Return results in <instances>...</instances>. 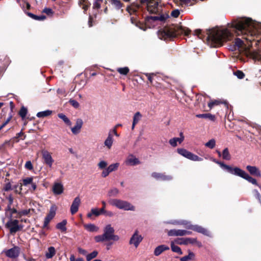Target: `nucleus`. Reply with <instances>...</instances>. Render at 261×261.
I'll list each match as a JSON object with an SVG mask.
<instances>
[{
    "mask_svg": "<svg viewBox=\"0 0 261 261\" xmlns=\"http://www.w3.org/2000/svg\"><path fill=\"white\" fill-rule=\"evenodd\" d=\"M43 163L49 168H52L54 160L53 159L51 154L48 150L43 149L41 150Z\"/></svg>",
    "mask_w": 261,
    "mask_h": 261,
    "instance_id": "1a4fd4ad",
    "label": "nucleus"
},
{
    "mask_svg": "<svg viewBox=\"0 0 261 261\" xmlns=\"http://www.w3.org/2000/svg\"><path fill=\"white\" fill-rule=\"evenodd\" d=\"M187 228L188 229H192L194 231H197L198 232H199V233H201L204 235H205V236H210V232L205 228L200 226H199V225H188L187 226Z\"/></svg>",
    "mask_w": 261,
    "mask_h": 261,
    "instance_id": "ddd939ff",
    "label": "nucleus"
},
{
    "mask_svg": "<svg viewBox=\"0 0 261 261\" xmlns=\"http://www.w3.org/2000/svg\"><path fill=\"white\" fill-rule=\"evenodd\" d=\"M194 256V254L193 252H190L189 254L186 256H184L180 258V261H188L191 260L192 257Z\"/></svg>",
    "mask_w": 261,
    "mask_h": 261,
    "instance_id": "a19ab883",
    "label": "nucleus"
},
{
    "mask_svg": "<svg viewBox=\"0 0 261 261\" xmlns=\"http://www.w3.org/2000/svg\"><path fill=\"white\" fill-rule=\"evenodd\" d=\"M234 74L237 76L239 79H242L244 77V73L240 70H237L234 72Z\"/></svg>",
    "mask_w": 261,
    "mask_h": 261,
    "instance_id": "de8ad7c7",
    "label": "nucleus"
},
{
    "mask_svg": "<svg viewBox=\"0 0 261 261\" xmlns=\"http://www.w3.org/2000/svg\"><path fill=\"white\" fill-rule=\"evenodd\" d=\"M169 236H184V230L171 229L168 232Z\"/></svg>",
    "mask_w": 261,
    "mask_h": 261,
    "instance_id": "a878e982",
    "label": "nucleus"
},
{
    "mask_svg": "<svg viewBox=\"0 0 261 261\" xmlns=\"http://www.w3.org/2000/svg\"><path fill=\"white\" fill-rule=\"evenodd\" d=\"M100 2L95 1L93 3V8L94 9H98L100 7Z\"/></svg>",
    "mask_w": 261,
    "mask_h": 261,
    "instance_id": "774afa93",
    "label": "nucleus"
},
{
    "mask_svg": "<svg viewBox=\"0 0 261 261\" xmlns=\"http://www.w3.org/2000/svg\"><path fill=\"white\" fill-rule=\"evenodd\" d=\"M230 29L212 30L206 32L196 30L194 34L201 39L206 37L208 44L214 47L222 45L224 41L234 39L231 50L239 49L241 52V60L246 62L252 60L261 62V49H253L250 44L255 40V38L261 39V23L250 18H240L232 21Z\"/></svg>",
    "mask_w": 261,
    "mask_h": 261,
    "instance_id": "f257e3e1",
    "label": "nucleus"
},
{
    "mask_svg": "<svg viewBox=\"0 0 261 261\" xmlns=\"http://www.w3.org/2000/svg\"><path fill=\"white\" fill-rule=\"evenodd\" d=\"M179 136H180L179 138H176V139L177 141V142H178L179 144H180L184 140L185 137H184V136L182 132L180 133Z\"/></svg>",
    "mask_w": 261,
    "mask_h": 261,
    "instance_id": "e2e57ef3",
    "label": "nucleus"
},
{
    "mask_svg": "<svg viewBox=\"0 0 261 261\" xmlns=\"http://www.w3.org/2000/svg\"><path fill=\"white\" fill-rule=\"evenodd\" d=\"M169 143L172 147H176L177 145V141L176 138H173L169 140Z\"/></svg>",
    "mask_w": 261,
    "mask_h": 261,
    "instance_id": "5fc2aeb1",
    "label": "nucleus"
},
{
    "mask_svg": "<svg viewBox=\"0 0 261 261\" xmlns=\"http://www.w3.org/2000/svg\"><path fill=\"white\" fill-rule=\"evenodd\" d=\"M59 118L61 119L64 123L68 126H71L72 124L71 122L69 119L63 113H59L58 115Z\"/></svg>",
    "mask_w": 261,
    "mask_h": 261,
    "instance_id": "cd10ccee",
    "label": "nucleus"
},
{
    "mask_svg": "<svg viewBox=\"0 0 261 261\" xmlns=\"http://www.w3.org/2000/svg\"><path fill=\"white\" fill-rule=\"evenodd\" d=\"M232 175L241 177L253 185L258 186L261 190V186L259 185L256 180L250 176L247 172L238 167H235Z\"/></svg>",
    "mask_w": 261,
    "mask_h": 261,
    "instance_id": "39448f33",
    "label": "nucleus"
},
{
    "mask_svg": "<svg viewBox=\"0 0 261 261\" xmlns=\"http://www.w3.org/2000/svg\"><path fill=\"white\" fill-rule=\"evenodd\" d=\"M27 113V109L24 107H22L19 112V115L22 119H24Z\"/></svg>",
    "mask_w": 261,
    "mask_h": 261,
    "instance_id": "ea45409f",
    "label": "nucleus"
},
{
    "mask_svg": "<svg viewBox=\"0 0 261 261\" xmlns=\"http://www.w3.org/2000/svg\"><path fill=\"white\" fill-rule=\"evenodd\" d=\"M139 163V160L133 155H129L126 161V164L131 166L136 165Z\"/></svg>",
    "mask_w": 261,
    "mask_h": 261,
    "instance_id": "4be33fe9",
    "label": "nucleus"
},
{
    "mask_svg": "<svg viewBox=\"0 0 261 261\" xmlns=\"http://www.w3.org/2000/svg\"><path fill=\"white\" fill-rule=\"evenodd\" d=\"M98 255V252L97 251H93L92 252L87 254L86 259L87 261H90L92 259L95 258Z\"/></svg>",
    "mask_w": 261,
    "mask_h": 261,
    "instance_id": "f704fd0d",
    "label": "nucleus"
},
{
    "mask_svg": "<svg viewBox=\"0 0 261 261\" xmlns=\"http://www.w3.org/2000/svg\"><path fill=\"white\" fill-rule=\"evenodd\" d=\"M4 252L7 257L10 258H16L19 255L20 249L18 246H14L13 248L5 250Z\"/></svg>",
    "mask_w": 261,
    "mask_h": 261,
    "instance_id": "9d476101",
    "label": "nucleus"
},
{
    "mask_svg": "<svg viewBox=\"0 0 261 261\" xmlns=\"http://www.w3.org/2000/svg\"><path fill=\"white\" fill-rule=\"evenodd\" d=\"M52 114V111L47 110L37 113L36 116L38 118H43L48 116Z\"/></svg>",
    "mask_w": 261,
    "mask_h": 261,
    "instance_id": "c85d7f7f",
    "label": "nucleus"
},
{
    "mask_svg": "<svg viewBox=\"0 0 261 261\" xmlns=\"http://www.w3.org/2000/svg\"><path fill=\"white\" fill-rule=\"evenodd\" d=\"M179 11L178 9H175L171 12V16L174 18H177L179 15Z\"/></svg>",
    "mask_w": 261,
    "mask_h": 261,
    "instance_id": "13d9d810",
    "label": "nucleus"
},
{
    "mask_svg": "<svg viewBox=\"0 0 261 261\" xmlns=\"http://www.w3.org/2000/svg\"><path fill=\"white\" fill-rule=\"evenodd\" d=\"M108 202L111 205L115 206L120 210L127 211H135L136 210L134 205L125 200L119 199H111Z\"/></svg>",
    "mask_w": 261,
    "mask_h": 261,
    "instance_id": "7ed1b4c3",
    "label": "nucleus"
},
{
    "mask_svg": "<svg viewBox=\"0 0 261 261\" xmlns=\"http://www.w3.org/2000/svg\"><path fill=\"white\" fill-rule=\"evenodd\" d=\"M221 103V101L218 100H215L208 103V106L210 109H212L214 106L218 105Z\"/></svg>",
    "mask_w": 261,
    "mask_h": 261,
    "instance_id": "864d4df0",
    "label": "nucleus"
},
{
    "mask_svg": "<svg viewBox=\"0 0 261 261\" xmlns=\"http://www.w3.org/2000/svg\"><path fill=\"white\" fill-rule=\"evenodd\" d=\"M82 3L83 6L82 8L84 10V11H86L88 9L90 4L86 0H81L80 4L81 5Z\"/></svg>",
    "mask_w": 261,
    "mask_h": 261,
    "instance_id": "c03bdc74",
    "label": "nucleus"
},
{
    "mask_svg": "<svg viewBox=\"0 0 261 261\" xmlns=\"http://www.w3.org/2000/svg\"><path fill=\"white\" fill-rule=\"evenodd\" d=\"M115 232L114 228L111 224H107L103 228V233L101 235H98L94 237L96 242L99 243L106 241H109L110 238Z\"/></svg>",
    "mask_w": 261,
    "mask_h": 261,
    "instance_id": "20e7f679",
    "label": "nucleus"
},
{
    "mask_svg": "<svg viewBox=\"0 0 261 261\" xmlns=\"http://www.w3.org/2000/svg\"><path fill=\"white\" fill-rule=\"evenodd\" d=\"M171 248L173 252L177 253L179 254H182V252L180 247L178 246L174 245L173 242H171Z\"/></svg>",
    "mask_w": 261,
    "mask_h": 261,
    "instance_id": "72a5a7b5",
    "label": "nucleus"
},
{
    "mask_svg": "<svg viewBox=\"0 0 261 261\" xmlns=\"http://www.w3.org/2000/svg\"><path fill=\"white\" fill-rule=\"evenodd\" d=\"M91 212L95 216H98L102 213L100 212V210H98L96 208H93L91 209Z\"/></svg>",
    "mask_w": 261,
    "mask_h": 261,
    "instance_id": "6e6d98bb",
    "label": "nucleus"
},
{
    "mask_svg": "<svg viewBox=\"0 0 261 261\" xmlns=\"http://www.w3.org/2000/svg\"><path fill=\"white\" fill-rule=\"evenodd\" d=\"M142 117V116L139 112H136L134 115L133 122L136 123H138L141 120Z\"/></svg>",
    "mask_w": 261,
    "mask_h": 261,
    "instance_id": "4c0bfd02",
    "label": "nucleus"
},
{
    "mask_svg": "<svg viewBox=\"0 0 261 261\" xmlns=\"http://www.w3.org/2000/svg\"><path fill=\"white\" fill-rule=\"evenodd\" d=\"M66 224L67 221L66 220H64L62 222L58 223L56 225V227L57 229H60L62 231H65L66 230Z\"/></svg>",
    "mask_w": 261,
    "mask_h": 261,
    "instance_id": "c756f323",
    "label": "nucleus"
},
{
    "mask_svg": "<svg viewBox=\"0 0 261 261\" xmlns=\"http://www.w3.org/2000/svg\"><path fill=\"white\" fill-rule=\"evenodd\" d=\"M140 9V5L138 4L133 3L127 7V10L130 14L136 13Z\"/></svg>",
    "mask_w": 261,
    "mask_h": 261,
    "instance_id": "412c9836",
    "label": "nucleus"
},
{
    "mask_svg": "<svg viewBox=\"0 0 261 261\" xmlns=\"http://www.w3.org/2000/svg\"><path fill=\"white\" fill-rule=\"evenodd\" d=\"M108 165V163L107 162L105 161H101L98 164V167L100 169H103L105 168H106V167Z\"/></svg>",
    "mask_w": 261,
    "mask_h": 261,
    "instance_id": "09e8293b",
    "label": "nucleus"
},
{
    "mask_svg": "<svg viewBox=\"0 0 261 261\" xmlns=\"http://www.w3.org/2000/svg\"><path fill=\"white\" fill-rule=\"evenodd\" d=\"M147 9L150 13H156L158 11V2L156 0H147Z\"/></svg>",
    "mask_w": 261,
    "mask_h": 261,
    "instance_id": "9b49d317",
    "label": "nucleus"
},
{
    "mask_svg": "<svg viewBox=\"0 0 261 261\" xmlns=\"http://www.w3.org/2000/svg\"><path fill=\"white\" fill-rule=\"evenodd\" d=\"M129 70V68L127 67L117 69V71L122 75H126L128 73Z\"/></svg>",
    "mask_w": 261,
    "mask_h": 261,
    "instance_id": "37998d69",
    "label": "nucleus"
},
{
    "mask_svg": "<svg viewBox=\"0 0 261 261\" xmlns=\"http://www.w3.org/2000/svg\"><path fill=\"white\" fill-rule=\"evenodd\" d=\"M81 203V199L79 197H76L71 205L70 212L72 215L75 214L79 210V208Z\"/></svg>",
    "mask_w": 261,
    "mask_h": 261,
    "instance_id": "2eb2a0df",
    "label": "nucleus"
},
{
    "mask_svg": "<svg viewBox=\"0 0 261 261\" xmlns=\"http://www.w3.org/2000/svg\"><path fill=\"white\" fill-rule=\"evenodd\" d=\"M212 161L214 163L218 164L224 170L227 171V172L231 174H232L233 171L235 170V167L233 168L230 166L227 165L225 164L224 163L220 162L215 159L212 158Z\"/></svg>",
    "mask_w": 261,
    "mask_h": 261,
    "instance_id": "4468645a",
    "label": "nucleus"
},
{
    "mask_svg": "<svg viewBox=\"0 0 261 261\" xmlns=\"http://www.w3.org/2000/svg\"><path fill=\"white\" fill-rule=\"evenodd\" d=\"M119 240V237L117 235H115L114 233L111 236V237L110 238V240H113L114 241H117Z\"/></svg>",
    "mask_w": 261,
    "mask_h": 261,
    "instance_id": "338daca9",
    "label": "nucleus"
},
{
    "mask_svg": "<svg viewBox=\"0 0 261 261\" xmlns=\"http://www.w3.org/2000/svg\"><path fill=\"white\" fill-rule=\"evenodd\" d=\"M43 12L48 15H52L53 14V11L50 8H45L43 10Z\"/></svg>",
    "mask_w": 261,
    "mask_h": 261,
    "instance_id": "680f3d73",
    "label": "nucleus"
},
{
    "mask_svg": "<svg viewBox=\"0 0 261 261\" xmlns=\"http://www.w3.org/2000/svg\"><path fill=\"white\" fill-rule=\"evenodd\" d=\"M246 169L253 176L260 177L261 174L259 169L256 166L248 165L246 166Z\"/></svg>",
    "mask_w": 261,
    "mask_h": 261,
    "instance_id": "a211bd4d",
    "label": "nucleus"
},
{
    "mask_svg": "<svg viewBox=\"0 0 261 261\" xmlns=\"http://www.w3.org/2000/svg\"><path fill=\"white\" fill-rule=\"evenodd\" d=\"M33 182V177H27L23 179V184L24 186H27L31 184Z\"/></svg>",
    "mask_w": 261,
    "mask_h": 261,
    "instance_id": "603ef678",
    "label": "nucleus"
},
{
    "mask_svg": "<svg viewBox=\"0 0 261 261\" xmlns=\"http://www.w3.org/2000/svg\"><path fill=\"white\" fill-rule=\"evenodd\" d=\"M197 242L196 238H181L178 239L177 243L179 244L187 245L188 244H194Z\"/></svg>",
    "mask_w": 261,
    "mask_h": 261,
    "instance_id": "aec40b11",
    "label": "nucleus"
},
{
    "mask_svg": "<svg viewBox=\"0 0 261 261\" xmlns=\"http://www.w3.org/2000/svg\"><path fill=\"white\" fill-rule=\"evenodd\" d=\"M18 212L16 208H12L11 206L7 205V207L5 209V214L7 215L8 213H11V214H18Z\"/></svg>",
    "mask_w": 261,
    "mask_h": 261,
    "instance_id": "c9c22d12",
    "label": "nucleus"
},
{
    "mask_svg": "<svg viewBox=\"0 0 261 261\" xmlns=\"http://www.w3.org/2000/svg\"><path fill=\"white\" fill-rule=\"evenodd\" d=\"M170 223H172V224H181V225H185L186 226V228H187V226L188 225H191L190 224V222H188L187 221H186V220H182L181 221H174V222H170Z\"/></svg>",
    "mask_w": 261,
    "mask_h": 261,
    "instance_id": "49530a36",
    "label": "nucleus"
},
{
    "mask_svg": "<svg viewBox=\"0 0 261 261\" xmlns=\"http://www.w3.org/2000/svg\"><path fill=\"white\" fill-rule=\"evenodd\" d=\"M142 239V236L139 234L138 230H136L129 240V244L134 245L137 248Z\"/></svg>",
    "mask_w": 261,
    "mask_h": 261,
    "instance_id": "f8f14e48",
    "label": "nucleus"
},
{
    "mask_svg": "<svg viewBox=\"0 0 261 261\" xmlns=\"http://www.w3.org/2000/svg\"><path fill=\"white\" fill-rule=\"evenodd\" d=\"M198 118H207L211 120L214 121L215 119V117L214 115H213L211 114H197L196 116Z\"/></svg>",
    "mask_w": 261,
    "mask_h": 261,
    "instance_id": "7c9ffc66",
    "label": "nucleus"
},
{
    "mask_svg": "<svg viewBox=\"0 0 261 261\" xmlns=\"http://www.w3.org/2000/svg\"><path fill=\"white\" fill-rule=\"evenodd\" d=\"M69 103L74 108H78L80 106L79 103L74 99H70L69 101Z\"/></svg>",
    "mask_w": 261,
    "mask_h": 261,
    "instance_id": "8fccbe9b",
    "label": "nucleus"
},
{
    "mask_svg": "<svg viewBox=\"0 0 261 261\" xmlns=\"http://www.w3.org/2000/svg\"><path fill=\"white\" fill-rule=\"evenodd\" d=\"M104 170L101 173V176L103 177H106L109 175V174L111 173L110 171L108 170V168L103 169Z\"/></svg>",
    "mask_w": 261,
    "mask_h": 261,
    "instance_id": "052dcab7",
    "label": "nucleus"
},
{
    "mask_svg": "<svg viewBox=\"0 0 261 261\" xmlns=\"http://www.w3.org/2000/svg\"><path fill=\"white\" fill-rule=\"evenodd\" d=\"M119 165V163H117L111 164L107 168H108V170L110 171V172H112L113 171L116 170L118 169Z\"/></svg>",
    "mask_w": 261,
    "mask_h": 261,
    "instance_id": "a18cd8bd",
    "label": "nucleus"
},
{
    "mask_svg": "<svg viewBox=\"0 0 261 261\" xmlns=\"http://www.w3.org/2000/svg\"><path fill=\"white\" fill-rule=\"evenodd\" d=\"M216 145V141L215 139H212L205 144V146L211 149H213Z\"/></svg>",
    "mask_w": 261,
    "mask_h": 261,
    "instance_id": "58836bf2",
    "label": "nucleus"
},
{
    "mask_svg": "<svg viewBox=\"0 0 261 261\" xmlns=\"http://www.w3.org/2000/svg\"><path fill=\"white\" fill-rule=\"evenodd\" d=\"M222 158L225 160H230L231 159L230 154L229 152L228 148H225L223 150L222 153Z\"/></svg>",
    "mask_w": 261,
    "mask_h": 261,
    "instance_id": "473e14b6",
    "label": "nucleus"
},
{
    "mask_svg": "<svg viewBox=\"0 0 261 261\" xmlns=\"http://www.w3.org/2000/svg\"><path fill=\"white\" fill-rule=\"evenodd\" d=\"M188 31H185L182 29L177 30L174 27H166L158 32V37L160 39L167 40L175 37L180 33L188 35Z\"/></svg>",
    "mask_w": 261,
    "mask_h": 261,
    "instance_id": "f03ea898",
    "label": "nucleus"
},
{
    "mask_svg": "<svg viewBox=\"0 0 261 261\" xmlns=\"http://www.w3.org/2000/svg\"><path fill=\"white\" fill-rule=\"evenodd\" d=\"M177 152L184 157L193 161H202V158L199 157L198 155L188 151L184 148H178Z\"/></svg>",
    "mask_w": 261,
    "mask_h": 261,
    "instance_id": "6e6552de",
    "label": "nucleus"
},
{
    "mask_svg": "<svg viewBox=\"0 0 261 261\" xmlns=\"http://www.w3.org/2000/svg\"><path fill=\"white\" fill-rule=\"evenodd\" d=\"M5 226L9 229L11 233H16L17 231L21 230L23 227V225L19 224V220L17 218L9 220Z\"/></svg>",
    "mask_w": 261,
    "mask_h": 261,
    "instance_id": "423d86ee",
    "label": "nucleus"
},
{
    "mask_svg": "<svg viewBox=\"0 0 261 261\" xmlns=\"http://www.w3.org/2000/svg\"><path fill=\"white\" fill-rule=\"evenodd\" d=\"M253 193L255 197L258 200V202L261 204V196L258 191L257 190H254Z\"/></svg>",
    "mask_w": 261,
    "mask_h": 261,
    "instance_id": "3c124183",
    "label": "nucleus"
},
{
    "mask_svg": "<svg viewBox=\"0 0 261 261\" xmlns=\"http://www.w3.org/2000/svg\"><path fill=\"white\" fill-rule=\"evenodd\" d=\"M169 17L168 14H162L160 15L159 16H147L145 18V21L146 25H149L150 24L151 25H154V24H152V23L155 22L156 21H159L161 22H164L165 20Z\"/></svg>",
    "mask_w": 261,
    "mask_h": 261,
    "instance_id": "0eeeda50",
    "label": "nucleus"
},
{
    "mask_svg": "<svg viewBox=\"0 0 261 261\" xmlns=\"http://www.w3.org/2000/svg\"><path fill=\"white\" fill-rule=\"evenodd\" d=\"M119 192V191L118 189L114 188L109 191L108 195L109 197L116 196Z\"/></svg>",
    "mask_w": 261,
    "mask_h": 261,
    "instance_id": "e433bc0d",
    "label": "nucleus"
},
{
    "mask_svg": "<svg viewBox=\"0 0 261 261\" xmlns=\"http://www.w3.org/2000/svg\"><path fill=\"white\" fill-rule=\"evenodd\" d=\"M83 122L81 119H77L76 121V123L74 126L71 128L72 133L74 135L78 134L81 130L83 126Z\"/></svg>",
    "mask_w": 261,
    "mask_h": 261,
    "instance_id": "6ab92c4d",
    "label": "nucleus"
},
{
    "mask_svg": "<svg viewBox=\"0 0 261 261\" xmlns=\"http://www.w3.org/2000/svg\"><path fill=\"white\" fill-rule=\"evenodd\" d=\"M169 247H168L165 245H160L155 248V249L154 251V254L156 256H159L163 251H164L165 250H169Z\"/></svg>",
    "mask_w": 261,
    "mask_h": 261,
    "instance_id": "5701e85b",
    "label": "nucleus"
},
{
    "mask_svg": "<svg viewBox=\"0 0 261 261\" xmlns=\"http://www.w3.org/2000/svg\"><path fill=\"white\" fill-rule=\"evenodd\" d=\"M24 167L29 170H32L33 169V166L30 161H28L25 163Z\"/></svg>",
    "mask_w": 261,
    "mask_h": 261,
    "instance_id": "4d7b16f0",
    "label": "nucleus"
},
{
    "mask_svg": "<svg viewBox=\"0 0 261 261\" xmlns=\"http://www.w3.org/2000/svg\"><path fill=\"white\" fill-rule=\"evenodd\" d=\"M151 176L157 180L163 181L170 180L172 179V177L171 175H165V174L157 172L152 173Z\"/></svg>",
    "mask_w": 261,
    "mask_h": 261,
    "instance_id": "dca6fc26",
    "label": "nucleus"
},
{
    "mask_svg": "<svg viewBox=\"0 0 261 261\" xmlns=\"http://www.w3.org/2000/svg\"><path fill=\"white\" fill-rule=\"evenodd\" d=\"M108 134H112V136L113 135H115L116 137H119V135L117 132L116 128H114L113 129H112L110 130V131H109Z\"/></svg>",
    "mask_w": 261,
    "mask_h": 261,
    "instance_id": "69168bd1",
    "label": "nucleus"
},
{
    "mask_svg": "<svg viewBox=\"0 0 261 261\" xmlns=\"http://www.w3.org/2000/svg\"><path fill=\"white\" fill-rule=\"evenodd\" d=\"M56 254L55 248L53 247H49L48 248L47 251L45 253V257L46 258H51Z\"/></svg>",
    "mask_w": 261,
    "mask_h": 261,
    "instance_id": "bb28decb",
    "label": "nucleus"
},
{
    "mask_svg": "<svg viewBox=\"0 0 261 261\" xmlns=\"http://www.w3.org/2000/svg\"><path fill=\"white\" fill-rule=\"evenodd\" d=\"M84 228L89 232H97L99 230V227L94 224L89 223L85 224Z\"/></svg>",
    "mask_w": 261,
    "mask_h": 261,
    "instance_id": "393cba45",
    "label": "nucleus"
},
{
    "mask_svg": "<svg viewBox=\"0 0 261 261\" xmlns=\"http://www.w3.org/2000/svg\"><path fill=\"white\" fill-rule=\"evenodd\" d=\"M30 213V209H26L18 212V214L15 216V218H20L23 216H27Z\"/></svg>",
    "mask_w": 261,
    "mask_h": 261,
    "instance_id": "2f4dec72",
    "label": "nucleus"
},
{
    "mask_svg": "<svg viewBox=\"0 0 261 261\" xmlns=\"http://www.w3.org/2000/svg\"><path fill=\"white\" fill-rule=\"evenodd\" d=\"M52 190L55 195H60L64 191L63 185L60 182H55L53 186Z\"/></svg>",
    "mask_w": 261,
    "mask_h": 261,
    "instance_id": "f3484780",
    "label": "nucleus"
},
{
    "mask_svg": "<svg viewBox=\"0 0 261 261\" xmlns=\"http://www.w3.org/2000/svg\"><path fill=\"white\" fill-rule=\"evenodd\" d=\"M113 143V138L112 137V134H108V136L104 142V145L107 147V148L110 149L111 148Z\"/></svg>",
    "mask_w": 261,
    "mask_h": 261,
    "instance_id": "b1692460",
    "label": "nucleus"
},
{
    "mask_svg": "<svg viewBox=\"0 0 261 261\" xmlns=\"http://www.w3.org/2000/svg\"><path fill=\"white\" fill-rule=\"evenodd\" d=\"M12 189V186L10 182L6 183L3 188V190L5 191H9L10 190H11Z\"/></svg>",
    "mask_w": 261,
    "mask_h": 261,
    "instance_id": "bf43d9fd",
    "label": "nucleus"
},
{
    "mask_svg": "<svg viewBox=\"0 0 261 261\" xmlns=\"http://www.w3.org/2000/svg\"><path fill=\"white\" fill-rule=\"evenodd\" d=\"M11 116H9L7 120L0 126V130L3 129L10 121Z\"/></svg>",
    "mask_w": 261,
    "mask_h": 261,
    "instance_id": "0e129e2a",
    "label": "nucleus"
},
{
    "mask_svg": "<svg viewBox=\"0 0 261 261\" xmlns=\"http://www.w3.org/2000/svg\"><path fill=\"white\" fill-rule=\"evenodd\" d=\"M111 3L117 9H119L122 7V4L119 0H111Z\"/></svg>",
    "mask_w": 261,
    "mask_h": 261,
    "instance_id": "79ce46f5",
    "label": "nucleus"
}]
</instances>
